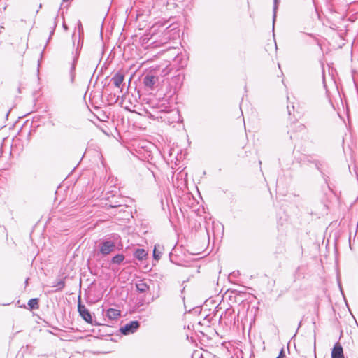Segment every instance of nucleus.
Segmentation results:
<instances>
[{"label": "nucleus", "instance_id": "obj_18", "mask_svg": "<svg viewBox=\"0 0 358 358\" xmlns=\"http://www.w3.org/2000/svg\"><path fill=\"white\" fill-rule=\"evenodd\" d=\"M180 58V57L179 56H177V57L175 58V61H176V62H177V61H178Z\"/></svg>", "mask_w": 358, "mask_h": 358}, {"label": "nucleus", "instance_id": "obj_19", "mask_svg": "<svg viewBox=\"0 0 358 358\" xmlns=\"http://www.w3.org/2000/svg\"><path fill=\"white\" fill-rule=\"evenodd\" d=\"M287 109H288V113H289V114L290 115V114H291V112H290V110H289V106H287Z\"/></svg>", "mask_w": 358, "mask_h": 358}, {"label": "nucleus", "instance_id": "obj_13", "mask_svg": "<svg viewBox=\"0 0 358 358\" xmlns=\"http://www.w3.org/2000/svg\"><path fill=\"white\" fill-rule=\"evenodd\" d=\"M278 6V0H273V28H274V24L276 19V13Z\"/></svg>", "mask_w": 358, "mask_h": 358}, {"label": "nucleus", "instance_id": "obj_21", "mask_svg": "<svg viewBox=\"0 0 358 358\" xmlns=\"http://www.w3.org/2000/svg\"><path fill=\"white\" fill-rule=\"evenodd\" d=\"M276 358H280V357H276Z\"/></svg>", "mask_w": 358, "mask_h": 358}, {"label": "nucleus", "instance_id": "obj_16", "mask_svg": "<svg viewBox=\"0 0 358 358\" xmlns=\"http://www.w3.org/2000/svg\"><path fill=\"white\" fill-rule=\"evenodd\" d=\"M110 208H117L123 206L124 204L120 201H115L111 204L109 205Z\"/></svg>", "mask_w": 358, "mask_h": 358}, {"label": "nucleus", "instance_id": "obj_2", "mask_svg": "<svg viewBox=\"0 0 358 358\" xmlns=\"http://www.w3.org/2000/svg\"><path fill=\"white\" fill-rule=\"evenodd\" d=\"M139 327L138 321H131L120 328V331L124 335H128L135 332Z\"/></svg>", "mask_w": 358, "mask_h": 358}, {"label": "nucleus", "instance_id": "obj_20", "mask_svg": "<svg viewBox=\"0 0 358 358\" xmlns=\"http://www.w3.org/2000/svg\"><path fill=\"white\" fill-rule=\"evenodd\" d=\"M78 25H79V26H81V22H80V21H79V22H78Z\"/></svg>", "mask_w": 358, "mask_h": 358}, {"label": "nucleus", "instance_id": "obj_1", "mask_svg": "<svg viewBox=\"0 0 358 358\" xmlns=\"http://www.w3.org/2000/svg\"><path fill=\"white\" fill-rule=\"evenodd\" d=\"M99 248L102 255H107L115 250V244L112 241H103L100 243Z\"/></svg>", "mask_w": 358, "mask_h": 358}, {"label": "nucleus", "instance_id": "obj_17", "mask_svg": "<svg viewBox=\"0 0 358 358\" xmlns=\"http://www.w3.org/2000/svg\"><path fill=\"white\" fill-rule=\"evenodd\" d=\"M277 357H281V358H285V352H284V350L282 349L280 352V354Z\"/></svg>", "mask_w": 358, "mask_h": 358}, {"label": "nucleus", "instance_id": "obj_15", "mask_svg": "<svg viewBox=\"0 0 358 358\" xmlns=\"http://www.w3.org/2000/svg\"><path fill=\"white\" fill-rule=\"evenodd\" d=\"M65 283L63 280H59L53 287H57V291L62 290L64 287Z\"/></svg>", "mask_w": 358, "mask_h": 358}, {"label": "nucleus", "instance_id": "obj_4", "mask_svg": "<svg viewBox=\"0 0 358 358\" xmlns=\"http://www.w3.org/2000/svg\"><path fill=\"white\" fill-rule=\"evenodd\" d=\"M331 358H345L343 347L339 342L336 343L334 345Z\"/></svg>", "mask_w": 358, "mask_h": 358}, {"label": "nucleus", "instance_id": "obj_6", "mask_svg": "<svg viewBox=\"0 0 358 358\" xmlns=\"http://www.w3.org/2000/svg\"><path fill=\"white\" fill-rule=\"evenodd\" d=\"M78 53L76 51V55L73 57V62L71 64V66L69 71L70 74V78H71V83H73L74 82L75 78H76V66L78 62Z\"/></svg>", "mask_w": 358, "mask_h": 358}, {"label": "nucleus", "instance_id": "obj_8", "mask_svg": "<svg viewBox=\"0 0 358 358\" xmlns=\"http://www.w3.org/2000/svg\"><path fill=\"white\" fill-rule=\"evenodd\" d=\"M110 320H117L120 316V311L117 309L109 308L106 314Z\"/></svg>", "mask_w": 358, "mask_h": 358}, {"label": "nucleus", "instance_id": "obj_9", "mask_svg": "<svg viewBox=\"0 0 358 358\" xmlns=\"http://www.w3.org/2000/svg\"><path fill=\"white\" fill-rule=\"evenodd\" d=\"M136 287L140 293H145L149 289V286L144 282L140 281L136 284Z\"/></svg>", "mask_w": 358, "mask_h": 358}, {"label": "nucleus", "instance_id": "obj_3", "mask_svg": "<svg viewBox=\"0 0 358 358\" xmlns=\"http://www.w3.org/2000/svg\"><path fill=\"white\" fill-rule=\"evenodd\" d=\"M78 310L82 318L89 324L92 323V318L89 310L85 305L81 304L80 301L78 304Z\"/></svg>", "mask_w": 358, "mask_h": 358}, {"label": "nucleus", "instance_id": "obj_12", "mask_svg": "<svg viewBox=\"0 0 358 358\" xmlns=\"http://www.w3.org/2000/svg\"><path fill=\"white\" fill-rule=\"evenodd\" d=\"M161 248L159 245H155L153 250V257L155 259H159L162 254V251L159 250Z\"/></svg>", "mask_w": 358, "mask_h": 358}, {"label": "nucleus", "instance_id": "obj_7", "mask_svg": "<svg viewBox=\"0 0 358 358\" xmlns=\"http://www.w3.org/2000/svg\"><path fill=\"white\" fill-rule=\"evenodd\" d=\"M157 78L154 76L147 75L143 80V83L146 87L152 88L156 83Z\"/></svg>", "mask_w": 358, "mask_h": 358}, {"label": "nucleus", "instance_id": "obj_5", "mask_svg": "<svg viewBox=\"0 0 358 358\" xmlns=\"http://www.w3.org/2000/svg\"><path fill=\"white\" fill-rule=\"evenodd\" d=\"M124 79V75L122 73L117 72L113 76L111 81L116 87L120 88Z\"/></svg>", "mask_w": 358, "mask_h": 358}, {"label": "nucleus", "instance_id": "obj_10", "mask_svg": "<svg viewBox=\"0 0 358 358\" xmlns=\"http://www.w3.org/2000/svg\"><path fill=\"white\" fill-rule=\"evenodd\" d=\"M147 255L144 249L138 248L134 252V257L138 260H143Z\"/></svg>", "mask_w": 358, "mask_h": 358}, {"label": "nucleus", "instance_id": "obj_14", "mask_svg": "<svg viewBox=\"0 0 358 358\" xmlns=\"http://www.w3.org/2000/svg\"><path fill=\"white\" fill-rule=\"evenodd\" d=\"M28 305L31 309H37L38 308V299H31L29 301Z\"/></svg>", "mask_w": 358, "mask_h": 358}, {"label": "nucleus", "instance_id": "obj_11", "mask_svg": "<svg viewBox=\"0 0 358 358\" xmlns=\"http://www.w3.org/2000/svg\"><path fill=\"white\" fill-rule=\"evenodd\" d=\"M124 256L122 254H118L112 258L111 262L113 264H120L124 261Z\"/></svg>", "mask_w": 358, "mask_h": 358}]
</instances>
